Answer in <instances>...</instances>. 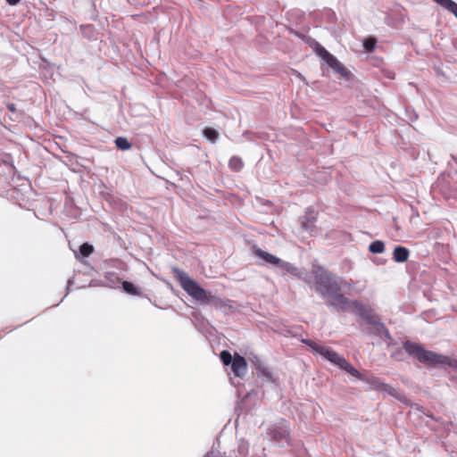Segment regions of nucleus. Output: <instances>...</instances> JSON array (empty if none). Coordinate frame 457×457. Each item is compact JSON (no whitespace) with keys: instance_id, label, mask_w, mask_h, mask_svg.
Returning a JSON list of instances; mask_svg holds the SVG:
<instances>
[{"instance_id":"1","label":"nucleus","mask_w":457,"mask_h":457,"mask_svg":"<svg viewBox=\"0 0 457 457\" xmlns=\"http://www.w3.org/2000/svg\"><path fill=\"white\" fill-rule=\"evenodd\" d=\"M312 273L314 277V289L328 308L337 312H350L359 316L370 325V327H364L361 322H359L363 333L392 340L389 330L381 321L379 315L370 306L344 295L342 288L350 287L349 281L317 264L312 265Z\"/></svg>"},{"instance_id":"2","label":"nucleus","mask_w":457,"mask_h":457,"mask_svg":"<svg viewBox=\"0 0 457 457\" xmlns=\"http://www.w3.org/2000/svg\"><path fill=\"white\" fill-rule=\"evenodd\" d=\"M174 278L179 281L180 287L190 296L202 304H211L215 308L226 306L224 301L212 292L203 288L195 279L191 278L187 272L178 267L171 269Z\"/></svg>"},{"instance_id":"3","label":"nucleus","mask_w":457,"mask_h":457,"mask_svg":"<svg viewBox=\"0 0 457 457\" xmlns=\"http://www.w3.org/2000/svg\"><path fill=\"white\" fill-rule=\"evenodd\" d=\"M403 346L409 356L416 359L421 363L436 368L442 366L455 367L457 365V361L455 360L451 359L446 355L426 350L420 344L404 341L403 342Z\"/></svg>"},{"instance_id":"4","label":"nucleus","mask_w":457,"mask_h":457,"mask_svg":"<svg viewBox=\"0 0 457 457\" xmlns=\"http://www.w3.org/2000/svg\"><path fill=\"white\" fill-rule=\"evenodd\" d=\"M268 430L270 439L277 445L283 446L289 443L290 430L287 420H281L279 422L270 425Z\"/></svg>"},{"instance_id":"5","label":"nucleus","mask_w":457,"mask_h":457,"mask_svg":"<svg viewBox=\"0 0 457 457\" xmlns=\"http://www.w3.org/2000/svg\"><path fill=\"white\" fill-rule=\"evenodd\" d=\"M277 269L278 272L282 276L289 274L295 278L308 282L307 273L304 270H300L298 267L295 266L291 262L281 260V263H279Z\"/></svg>"},{"instance_id":"6","label":"nucleus","mask_w":457,"mask_h":457,"mask_svg":"<svg viewBox=\"0 0 457 457\" xmlns=\"http://www.w3.org/2000/svg\"><path fill=\"white\" fill-rule=\"evenodd\" d=\"M303 342L306 345L310 346L314 351V353L320 354L322 357H324L332 363L336 361V359L338 356V353L337 352L331 350L327 346L319 345L311 339H303Z\"/></svg>"},{"instance_id":"7","label":"nucleus","mask_w":457,"mask_h":457,"mask_svg":"<svg viewBox=\"0 0 457 457\" xmlns=\"http://www.w3.org/2000/svg\"><path fill=\"white\" fill-rule=\"evenodd\" d=\"M372 385L379 391L385 392L389 395L394 396L401 402H405L406 397L403 395V393L398 389L390 385L385 384L380 381L379 378H374L372 381Z\"/></svg>"},{"instance_id":"8","label":"nucleus","mask_w":457,"mask_h":457,"mask_svg":"<svg viewBox=\"0 0 457 457\" xmlns=\"http://www.w3.org/2000/svg\"><path fill=\"white\" fill-rule=\"evenodd\" d=\"M249 453V444L245 439H240L237 442V449L233 450L229 456H221L220 453L210 452L206 453L205 457H247Z\"/></svg>"},{"instance_id":"9","label":"nucleus","mask_w":457,"mask_h":457,"mask_svg":"<svg viewBox=\"0 0 457 457\" xmlns=\"http://www.w3.org/2000/svg\"><path fill=\"white\" fill-rule=\"evenodd\" d=\"M230 365L234 374L237 377L242 378L245 375L247 370V364L244 357L237 354Z\"/></svg>"},{"instance_id":"10","label":"nucleus","mask_w":457,"mask_h":457,"mask_svg":"<svg viewBox=\"0 0 457 457\" xmlns=\"http://www.w3.org/2000/svg\"><path fill=\"white\" fill-rule=\"evenodd\" d=\"M253 253L254 254L261 258L264 262L268 263V264H271L273 266H276L278 268V266L279 265V263H281V259L264 251V250H262L261 248H253Z\"/></svg>"},{"instance_id":"11","label":"nucleus","mask_w":457,"mask_h":457,"mask_svg":"<svg viewBox=\"0 0 457 457\" xmlns=\"http://www.w3.org/2000/svg\"><path fill=\"white\" fill-rule=\"evenodd\" d=\"M410 252L409 250L402 245H397L395 247L393 252V259L395 262H404L408 260Z\"/></svg>"},{"instance_id":"12","label":"nucleus","mask_w":457,"mask_h":457,"mask_svg":"<svg viewBox=\"0 0 457 457\" xmlns=\"http://www.w3.org/2000/svg\"><path fill=\"white\" fill-rule=\"evenodd\" d=\"M315 221H316V217L313 212L306 213L301 220L302 228L305 231H308L312 234L313 231Z\"/></svg>"},{"instance_id":"13","label":"nucleus","mask_w":457,"mask_h":457,"mask_svg":"<svg viewBox=\"0 0 457 457\" xmlns=\"http://www.w3.org/2000/svg\"><path fill=\"white\" fill-rule=\"evenodd\" d=\"M333 71L337 74L339 79L349 80L352 76V73L340 62L335 65Z\"/></svg>"},{"instance_id":"14","label":"nucleus","mask_w":457,"mask_h":457,"mask_svg":"<svg viewBox=\"0 0 457 457\" xmlns=\"http://www.w3.org/2000/svg\"><path fill=\"white\" fill-rule=\"evenodd\" d=\"M94 252V246L88 243H83L79 249V253H75L78 260L88 257Z\"/></svg>"},{"instance_id":"15","label":"nucleus","mask_w":457,"mask_h":457,"mask_svg":"<svg viewBox=\"0 0 457 457\" xmlns=\"http://www.w3.org/2000/svg\"><path fill=\"white\" fill-rule=\"evenodd\" d=\"M203 135L207 140L212 143H214L219 138L218 130L211 127L204 128L203 129Z\"/></svg>"},{"instance_id":"16","label":"nucleus","mask_w":457,"mask_h":457,"mask_svg":"<svg viewBox=\"0 0 457 457\" xmlns=\"http://www.w3.org/2000/svg\"><path fill=\"white\" fill-rule=\"evenodd\" d=\"M122 288H123L124 292H126L127 294H129L131 295H140L139 288L137 287L132 282L123 281Z\"/></svg>"},{"instance_id":"17","label":"nucleus","mask_w":457,"mask_h":457,"mask_svg":"<svg viewBox=\"0 0 457 457\" xmlns=\"http://www.w3.org/2000/svg\"><path fill=\"white\" fill-rule=\"evenodd\" d=\"M228 166L234 171H240L244 167V162L241 158L233 156L229 159Z\"/></svg>"},{"instance_id":"18","label":"nucleus","mask_w":457,"mask_h":457,"mask_svg":"<svg viewBox=\"0 0 457 457\" xmlns=\"http://www.w3.org/2000/svg\"><path fill=\"white\" fill-rule=\"evenodd\" d=\"M369 250L372 253H381L385 250V244L381 240H375L370 244Z\"/></svg>"},{"instance_id":"19","label":"nucleus","mask_w":457,"mask_h":457,"mask_svg":"<svg viewBox=\"0 0 457 457\" xmlns=\"http://www.w3.org/2000/svg\"><path fill=\"white\" fill-rule=\"evenodd\" d=\"M377 46V40L375 37H370L363 40V48L367 53H372Z\"/></svg>"},{"instance_id":"20","label":"nucleus","mask_w":457,"mask_h":457,"mask_svg":"<svg viewBox=\"0 0 457 457\" xmlns=\"http://www.w3.org/2000/svg\"><path fill=\"white\" fill-rule=\"evenodd\" d=\"M343 370H345L350 375H352L353 377H355V378H360V379L361 378V374L360 373V371H358L348 361L346 362V364L345 365V368Z\"/></svg>"},{"instance_id":"21","label":"nucleus","mask_w":457,"mask_h":457,"mask_svg":"<svg viewBox=\"0 0 457 457\" xmlns=\"http://www.w3.org/2000/svg\"><path fill=\"white\" fill-rule=\"evenodd\" d=\"M322 59L329 65L331 69L339 62L336 56L329 52L322 57Z\"/></svg>"},{"instance_id":"22","label":"nucleus","mask_w":457,"mask_h":457,"mask_svg":"<svg viewBox=\"0 0 457 457\" xmlns=\"http://www.w3.org/2000/svg\"><path fill=\"white\" fill-rule=\"evenodd\" d=\"M312 47L316 54L321 58L328 53V51L317 41L314 42Z\"/></svg>"},{"instance_id":"23","label":"nucleus","mask_w":457,"mask_h":457,"mask_svg":"<svg viewBox=\"0 0 457 457\" xmlns=\"http://www.w3.org/2000/svg\"><path fill=\"white\" fill-rule=\"evenodd\" d=\"M220 359H221L222 362L225 365H229L234 361V358H232L230 353L228 351H226V350L222 351L220 353Z\"/></svg>"},{"instance_id":"24","label":"nucleus","mask_w":457,"mask_h":457,"mask_svg":"<svg viewBox=\"0 0 457 457\" xmlns=\"http://www.w3.org/2000/svg\"><path fill=\"white\" fill-rule=\"evenodd\" d=\"M445 10L449 11L451 13H453L457 18V3L453 0H448L445 7H444Z\"/></svg>"},{"instance_id":"25","label":"nucleus","mask_w":457,"mask_h":457,"mask_svg":"<svg viewBox=\"0 0 457 457\" xmlns=\"http://www.w3.org/2000/svg\"><path fill=\"white\" fill-rule=\"evenodd\" d=\"M260 372L263 378H265L266 379H268L270 381L274 382V379L272 378V373L268 368H265V367L262 368V370H260Z\"/></svg>"},{"instance_id":"26","label":"nucleus","mask_w":457,"mask_h":457,"mask_svg":"<svg viewBox=\"0 0 457 457\" xmlns=\"http://www.w3.org/2000/svg\"><path fill=\"white\" fill-rule=\"evenodd\" d=\"M347 361L338 354L336 361L333 362L334 364L337 365L341 370L345 368V365L346 364Z\"/></svg>"},{"instance_id":"27","label":"nucleus","mask_w":457,"mask_h":457,"mask_svg":"<svg viewBox=\"0 0 457 457\" xmlns=\"http://www.w3.org/2000/svg\"><path fill=\"white\" fill-rule=\"evenodd\" d=\"M6 108L9 112H12V113H15L17 112V109L15 107V104H12V103H8L6 104Z\"/></svg>"},{"instance_id":"28","label":"nucleus","mask_w":457,"mask_h":457,"mask_svg":"<svg viewBox=\"0 0 457 457\" xmlns=\"http://www.w3.org/2000/svg\"><path fill=\"white\" fill-rule=\"evenodd\" d=\"M422 413L433 420L439 421V419L434 417V415L429 411H426L425 410H422Z\"/></svg>"},{"instance_id":"29","label":"nucleus","mask_w":457,"mask_h":457,"mask_svg":"<svg viewBox=\"0 0 457 457\" xmlns=\"http://www.w3.org/2000/svg\"><path fill=\"white\" fill-rule=\"evenodd\" d=\"M112 143H129L128 142V139L126 137H116Z\"/></svg>"},{"instance_id":"30","label":"nucleus","mask_w":457,"mask_h":457,"mask_svg":"<svg viewBox=\"0 0 457 457\" xmlns=\"http://www.w3.org/2000/svg\"><path fill=\"white\" fill-rule=\"evenodd\" d=\"M117 147L119 149H120L121 151H126V150H129L130 149V147L133 145H116Z\"/></svg>"},{"instance_id":"31","label":"nucleus","mask_w":457,"mask_h":457,"mask_svg":"<svg viewBox=\"0 0 457 457\" xmlns=\"http://www.w3.org/2000/svg\"><path fill=\"white\" fill-rule=\"evenodd\" d=\"M385 76L389 79H395V72L394 71H386L385 72Z\"/></svg>"},{"instance_id":"32","label":"nucleus","mask_w":457,"mask_h":457,"mask_svg":"<svg viewBox=\"0 0 457 457\" xmlns=\"http://www.w3.org/2000/svg\"><path fill=\"white\" fill-rule=\"evenodd\" d=\"M433 1L444 8V7H445V4L448 0H433Z\"/></svg>"},{"instance_id":"33","label":"nucleus","mask_w":457,"mask_h":457,"mask_svg":"<svg viewBox=\"0 0 457 457\" xmlns=\"http://www.w3.org/2000/svg\"><path fill=\"white\" fill-rule=\"evenodd\" d=\"M5 1L9 5H12V6L16 5L21 2V0H5Z\"/></svg>"},{"instance_id":"34","label":"nucleus","mask_w":457,"mask_h":457,"mask_svg":"<svg viewBox=\"0 0 457 457\" xmlns=\"http://www.w3.org/2000/svg\"><path fill=\"white\" fill-rule=\"evenodd\" d=\"M56 146H59V148L63 152V153H68V150H67V146L68 145L66 144H63V145H55Z\"/></svg>"},{"instance_id":"35","label":"nucleus","mask_w":457,"mask_h":457,"mask_svg":"<svg viewBox=\"0 0 457 457\" xmlns=\"http://www.w3.org/2000/svg\"><path fill=\"white\" fill-rule=\"evenodd\" d=\"M73 283V279L72 278H70L68 281H67V290L69 291L71 286L72 285Z\"/></svg>"},{"instance_id":"36","label":"nucleus","mask_w":457,"mask_h":457,"mask_svg":"<svg viewBox=\"0 0 457 457\" xmlns=\"http://www.w3.org/2000/svg\"><path fill=\"white\" fill-rule=\"evenodd\" d=\"M401 353H402V350H399V351H397V352H395V353H393V356H394L395 358H397L398 354H401Z\"/></svg>"}]
</instances>
